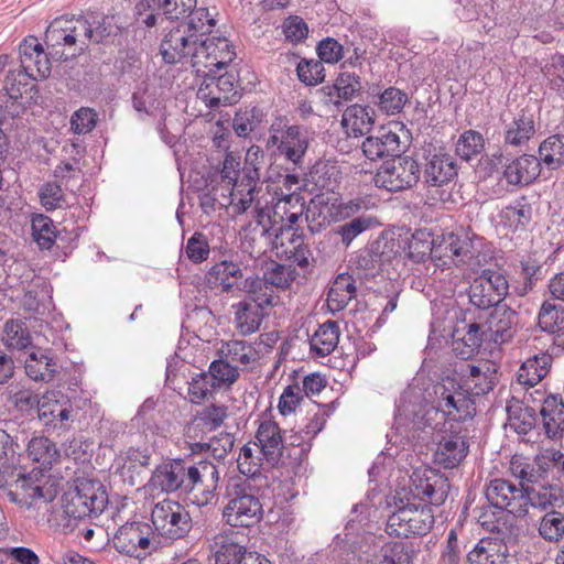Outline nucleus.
Instances as JSON below:
<instances>
[{
	"label": "nucleus",
	"mask_w": 564,
	"mask_h": 564,
	"mask_svg": "<svg viewBox=\"0 0 564 564\" xmlns=\"http://www.w3.org/2000/svg\"><path fill=\"white\" fill-rule=\"evenodd\" d=\"M26 354L24 369L30 379L50 382L55 378L57 373V362L50 350L34 345Z\"/></svg>",
	"instance_id": "nucleus-28"
},
{
	"label": "nucleus",
	"mask_w": 564,
	"mask_h": 564,
	"mask_svg": "<svg viewBox=\"0 0 564 564\" xmlns=\"http://www.w3.org/2000/svg\"><path fill=\"white\" fill-rule=\"evenodd\" d=\"M75 415L73 402L63 392L51 390L40 398L37 417L47 430L57 434L68 431Z\"/></svg>",
	"instance_id": "nucleus-10"
},
{
	"label": "nucleus",
	"mask_w": 564,
	"mask_h": 564,
	"mask_svg": "<svg viewBox=\"0 0 564 564\" xmlns=\"http://www.w3.org/2000/svg\"><path fill=\"white\" fill-rule=\"evenodd\" d=\"M413 550L402 542H389L371 558H364L355 549L344 547L337 555L336 564H412Z\"/></svg>",
	"instance_id": "nucleus-13"
},
{
	"label": "nucleus",
	"mask_w": 564,
	"mask_h": 564,
	"mask_svg": "<svg viewBox=\"0 0 564 564\" xmlns=\"http://www.w3.org/2000/svg\"><path fill=\"white\" fill-rule=\"evenodd\" d=\"M423 175L425 182L431 186H443L457 175V166L454 158L438 150L426 156Z\"/></svg>",
	"instance_id": "nucleus-25"
},
{
	"label": "nucleus",
	"mask_w": 564,
	"mask_h": 564,
	"mask_svg": "<svg viewBox=\"0 0 564 564\" xmlns=\"http://www.w3.org/2000/svg\"><path fill=\"white\" fill-rule=\"evenodd\" d=\"M21 67L32 79H45L51 74V63L41 43L34 36H29L20 44Z\"/></svg>",
	"instance_id": "nucleus-23"
},
{
	"label": "nucleus",
	"mask_w": 564,
	"mask_h": 564,
	"mask_svg": "<svg viewBox=\"0 0 564 564\" xmlns=\"http://www.w3.org/2000/svg\"><path fill=\"white\" fill-rule=\"evenodd\" d=\"M29 457L39 464V471L51 469L52 465L58 459L59 452L56 445L44 436L33 437L28 444Z\"/></svg>",
	"instance_id": "nucleus-46"
},
{
	"label": "nucleus",
	"mask_w": 564,
	"mask_h": 564,
	"mask_svg": "<svg viewBox=\"0 0 564 564\" xmlns=\"http://www.w3.org/2000/svg\"><path fill=\"white\" fill-rule=\"evenodd\" d=\"M486 498L497 509L522 517L525 514L524 488L502 478L492 479L486 487Z\"/></svg>",
	"instance_id": "nucleus-15"
},
{
	"label": "nucleus",
	"mask_w": 564,
	"mask_h": 564,
	"mask_svg": "<svg viewBox=\"0 0 564 564\" xmlns=\"http://www.w3.org/2000/svg\"><path fill=\"white\" fill-rule=\"evenodd\" d=\"M509 291V283L503 273L484 270L469 285L468 299L471 305L485 310L499 305Z\"/></svg>",
	"instance_id": "nucleus-11"
},
{
	"label": "nucleus",
	"mask_w": 564,
	"mask_h": 564,
	"mask_svg": "<svg viewBox=\"0 0 564 564\" xmlns=\"http://www.w3.org/2000/svg\"><path fill=\"white\" fill-rule=\"evenodd\" d=\"M453 350L462 359L471 358L478 351L485 334L480 323H457L452 333Z\"/></svg>",
	"instance_id": "nucleus-27"
},
{
	"label": "nucleus",
	"mask_w": 564,
	"mask_h": 564,
	"mask_svg": "<svg viewBox=\"0 0 564 564\" xmlns=\"http://www.w3.org/2000/svg\"><path fill=\"white\" fill-rule=\"evenodd\" d=\"M254 444L268 464L275 465L283 453L282 432L278 423L271 420H264L259 424L256 433Z\"/></svg>",
	"instance_id": "nucleus-26"
},
{
	"label": "nucleus",
	"mask_w": 564,
	"mask_h": 564,
	"mask_svg": "<svg viewBox=\"0 0 564 564\" xmlns=\"http://www.w3.org/2000/svg\"><path fill=\"white\" fill-rule=\"evenodd\" d=\"M510 474L520 480V488L538 485L545 478V469L538 463L531 462L522 455H513L510 459Z\"/></svg>",
	"instance_id": "nucleus-40"
},
{
	"label": "nucleus",
	"mask_w": 564,
	"mask_h": 564,
	"mask_svg": "<svg viewBox=\"0 0 564 564\" xmlns=\"http://www.w3.org/2000/svg\"><path fill=\"white\" fill-rule=\"evenodd\" d=\"M540 535L550 542H557L564 535V516L556 511L547 512L539 527Z\"/></svg>",
	"instance_id": "nucleus-58"
},
{
	"label": "nucleus",
	"mask_w": 564,
	"mask_h": 564,
	"mask_svg": "<svg viewBox=\"0 0 564 564\" xmlns=\"http://www.w3.org/2000/svg\"><path fill=\"white\" fill-rule=\"evenodd\" d=\"M448 430L452 434L438 442L434 456L435 462L444 468H454L465 458L468 447L465 438L458 435L452 425Z\"/></svg>",
	"instance_id": "nucleus-32"
},
{
	"label": "nucleus",
	"mask_w": 564,
	"mask_h": 564,
	"mask_svg": "<svg viewBox=\"0 0 564 564\" xmlns=\"http://www.w3.org/2000/svg\"><path fill=\"white\" fill-rule=\"evenodd\" d=\"M36 469L37 468H33L28 475H20L14 481V487L22 494L25 500L43 499L51 501L54 498V491L37 478L40 471Z\"/></svg>",
	"instance_id": "nucleus-47"
},
{
	"label": "nucleus",
	"mask_w": 564,
	"mask_h": 564,
	"mask_svg": "<svg viewBox=\"0 0 564 564\" xmlns=\"http://www.w3.org/2000/svg\"><path fill=\"white\" fill-rule=\"evenodd\" d=\"M484 240L467 230L446 232L432 238L425 230L415 231L408 243V257L416 263L427 258L440 261L437 265H466L470 271H478L486 262L482 253Z\"/></svg>",
	"instance_id": "nucleus-3"
},
{
	"label": "nucleus",
	"mask_w": 564,
	"mask_h": 564,
	"mask_svg": "<svg viewBox=\"0 0 564 564\" xmlns=\"http://www.w3.org/2000/svg\"><path fill=\"white\" fill-rule=\"evenodd\" d=\"M219 481V471L210 462L200 460L187 466L186 486L184 491L189 494L193 503L203 507L215 498Z\"/></svg>",
	"instance_id": "nucleus-12"
},
{
	"label": "nucleus",
	"mask_w": 564,
	"mask_h": 564,
	"mask_svg": "<svg viewBox=\"0 0 564 564\" xmlns=\"http://www.w3.org/2000/svg\"><path fill=\"white\" fill-rule=\"evenodd\" d=\"M297 272L291 264L272 263L269 265L263 274V282L280 289L289 288L296 279ZM262 281L259 279H247L243 282V290L248 293H252V300L258 303L259 306L265 304L271 305L273 299L265 296L260 299L256 295V290L260 289Z\"/></svg>",
	"instance_id": "nucleus-21"
},
{
	"label": "nucleus",
	"mask_w": 564,
	"mask_h": 564,
	"mask_svg": "<svg viewBox=\"0 0 564 564\" xmlns=\"http://www.w3.org/2000/svg\"><path fill=\"white\" fill-rule=\"evenodd\" d=\"M420 177L417 162L411 156L397 155L395 159L384 162L377 171L373 182L379 188L389 192H400L415 185Z\"/></svg>",
	"instance_id": "nucleus-9"
},
{
	"label": "nucleus",
	"mask_w": 564,
	"mask_h": 564,
	"mask_svg": "<svg viewBox=\"0 0 564 564\" xmlns=\"http://www.w3.org/2000/svg\"><path fill=\"white\" fill-rule=\"evenodd\" d=\"M517 313L506 305H497L484 323H480L485 339L495 344L509 341L514 333Z\"/></svg>",
	"instance_id": "nucleus-22"
},
{
	"label": "nucleus",
	"mask_w": 564,
	"mask_h": 564,
	"mask_svg": "<svg viewBox=\"0 0 564 564\" xmlns=\"http://www.w3.org/2000/svg\"><path fill=\"white\" fill-rule=\"evenodd\" d=\"M340 177V170L335 163L318 162L308 174V183L312 184L311 192L338 193Z\"/></svg>",
	"instance_id": "nucleus-33"
},
{
	"label": "nucleus",
	"mask_w": 564,
	"mask_h": 564,
	"mask_svg": "<svg viewBox=\"0 0 564 564\" xmlns=\"http://www.w3.org/2000/svg\"><path fill=\"white\" fill-rule=\"evenodd\" d=\"M216 25L207 8H198L163 37L160 52L167 64L189 65L197 74L212 66L227 67L236 51L225 36H207Z\"/></svg>",
	"instance_id": "nucleus-1"
},
{
	"label": "nucleus",
	"mask_w": 564,
	"mask_h": 564,
	"mask_svg": "<svg viewBox=\"0 0 564 564\" xmlns=\"http://www.w3.org/2000/svg\"><path fill=\"white\" fill-rule=\"evenodd\" d=\"M371 226L370 217H357L338 227L337 234L341 242L348 247L352 240Z\"/></svg>",
	"instance_id": "nucleus-64"
},
{
	"label": "nucleus",
	"mask_w": 564,
	"mask_h": 564,
	"mask_svg": "<svg viewBox=\"0 0 564 564\" xmlns=\"http://www.w3.org/2000/svg\"><path fill=\"white\" fill-rule=\"evenodd\" d=\"M208 282L220 286L224 292L241 290L242 271L237 263L221 261L216 263L208 271Z\"/></svg>",
	"instance_id": "nucleus-37"
},
{
	"label": "nucleus",
	"mask_w": 564,
	"mask_h": 564,
	"mask_svg": "<svg viewBox=\"0 0 564 564\" xmlns=\"http://www.w3.org/2000/svg\"><path fill=\"white\" fill-rule=\"evenodd\" d=\"M535 133L533 115L521 110L505 127V142L512 147L524 145Z\"/></svg>",
	"instance_id": "nucleus-34"
},
{
	"label": "nucleus",
	"mask_w": 564,
	"mask_h": 564,
	"mask_svg": "<svg viewBox=\"0 0 564 564\" xmlns=\"http://www.w3.org/2000/svg\"><path fill=\"white\" fill-rule=\"evenodd\" d=\"M408 102V95L395 87H389L379 95L377 102L380 111L388 116L398 115Z\"/></svg>",
	"instance_id": "nucleus-55"
},
{
	"label": "nucleus",
	"mask_w": 564,
	"mask_h": 564,
	"mask_svg": "<svg viewBox=\"0 0 564 564\" xmlns=\"http://www.w3.org/2000/svg\"><path fill=\"white\" fill-rule=\"evenodd\" d=\"M339 341V327L336 322L323 323L310 339L311 350L319 357L329 355Z\"/></svg>",
	"instance_id": "nucleus-45"
},
{
	"label": "nucleus",
	"mask_w": 564,
	"mask_h": 564,
	"mask_svg": "<svg viewBox=\"0 0 564 564\" xmlns=\"http://www.w3.org/2000/svg\"><path fill=\"white\" fill-rule=\"evenodd\" d=\"M539 326L547 333L564 329V306L545 301L539 313Z\"/></svg>",
	"instance_id": "nucleus-51"
},
{
	"label": "nucleus",
	"mask_w": 564,
	"mask_h": 564,
	"mask_svg": "<svg viewBox=\"0 0 564 564\" xmlns=\"http://www.w3.org/2000/svg\"><path fill=\"white\" fill-rule=\"evenodd\" d=\"M187 466L182 459L162 463L153 470L147 487L150 491L174 492L186 486Z\"/></svg>",
	"instance_id": "nucleus-20"
},
{
	"label": "nucleus",
	"mask_w": 564,
	"mask_h": 564,
	"mask_svg": "<svg viewBox=\"0 0 564 564\" xmlns=\"http://www.w3.org/2000/svg\"><path fill=\"white\" fill-rule=\"evenodd\" d=\"M357 288L352 275L340 273L334 280L327 296V305L330 311L339 312L356 296Z\"/></svg>",
	"instance_id": "nucleus-36"
},
{
	"label": "nucleus",
	"mask_w": 564,
	"mask_h": 564,
	"mask_svg": "<svg viewBox=\"0 0 564 564\" xmlns=\"http://www.w3.org/2000/svg\"><path fill=\"white\" fill-rule=\"evenodd\" d=\"M149 464L150 454L148 449L130 447L117 455L113 466L122 477H128L129 481L133 485L134 475H138Z\"/></svg>",
	"instance_id": "nucleus-39"
},
{
	"label": "nucleus",
	"mask_w": 564,
	"mask_h": 564,
	"mask_svg": "<svg viewBox=\"0 0 564 564\" xmlns=\"http://www.w3.org/2000/svg\"><path fill=\"white\" fill-rule=\"evenodd\" d=\"M464 388L468 390L470 398L478 397L491 391L497 380V369L488 360L477 365H467L464 370Z\"/></svg>",
	"instance_id": "nucleus-24"
},
{
	"label": "nucleus",
	"mask_w": 564,
	"mask_h": 564,
	"mask_svg": "<svg viewBox=\"0 0 564 564\" xmlns=\"http://www.w3.org/2000/svg\"><path fill=\"white\" fill-rule=\"evenodd\" d=\"M375 123L373 110L361 105H351L343 113L341 124L348 135L367 133Z\"/></svg>",
	"instance_id": "nucleus-35"
},
{
	"label": "nucleus",
	"mask_w": 564,
	"mask_h": 564,
	"mask_svg": "<svg viewBox=\"0 0 564 564\" xmlns=\"http://www.w3.org/2000/svg\"><path fill=\"white\" fill-rule=\"evenodd\" d=\"M108 503V495L98 480L78 479L64 492L62 508L66 517L74 520L96 518Z\"/></svg>",
	"instance_id": "nucleus-5"
},
{
	"label": "nucleus",
	"mask_w": 564,
	"mask_h": 564,
	"mask_svg": "<svg viewBox=\"0 0 564 564\" xmlns=\"http://www.w3.org/2000/svg\"><path fill=\"white\" fill-rule=\"evenodd\" d=\"M197 0H141L137 6V13L140 18L145 14L142 23L152 28L156 24L158 18L164 15L170 20H178L182 17L191 15L197 8Z\"/></svg>",
	"instance_id": "nucleus-17"
},
{
	"label": "nucleus",
	"mask_w": 564,
	"mask_h": 564,
	"mask_svg": "<svg viewBox=\"0 0 564 564\" xmlns=\"http://www.w3.org/2000/svg\"><path fill=\"white\" fill-rule=\"evenodd\" d=\"M263 458L260 448L254 443H248L240 448L237 467L242 475L253 477L259 473Z\"/></svg>",
	"instance_id": "nucleus-53"
},
{
	"label": "nucleus",
	"mask_w": 564,
	"mask_h": 564,
	"mask_svg": "<svg viewBox=\"0 0 564 564\" xmlns=\"http://www.w3.org/2000/svg\"><path fill=\"white\" fill-rule=\"evenodd\" d=\"M306 220L312 232L340 220L339 193H316L307 207Z\"/></svg>",
	"instance_id": "nucleus-19"
},
{
	"label": "nucleus",
	"mask_w": 564,
	"mask_h": 564,
	"mask_svg": "<svg viewBox=\"0 0 564 564\" xmlns=\"http://www.w3.org/2000/svg\"><path fill=\"white\" fill-rule=\"evenodd\" d=\"M541 415L543 416L544 427L550 437H557L564 430V403L557 395L545 398Z\"/></svg>",
	"instance_id": "nucleus-44"
},
{
	"label": "nucleus",
	"mask_w": 564,
	"mask_h": 564,
	"mask_svg": "<svg viewBox=\"0 0 564 564\" xmlns=\"http://www.w3.org/2000/svg\"><path fill=\"white\" fill-rule=\"evenodd\" d=\"M45 42L52 47L74 46V37L66 31L65 18H57L47 26Z\"/></svg>",
	"instance_id": "nucleus-61"
},
{
	"label": "nucleus",
	"mask_w": 564,
	"mask_h": 564,
	"mask_svg": "<svg viewBox=\"0 0 564 564\" xmlns=\"http://www.w3.org/2000/svg\"><path fill=\"white\" fill-rule=\"evenodd\" d=\"M541 161L551 169L564 165V135H551L545 139L540 148Z\"/></svg>",
	"instance_id": "nucleus-50"
},
{
	"label": "nucleus",
	"mask_w": 564,
	"mask_h": 564,
	"mask_svg": "<svg viewBox=\"0 0 564 564\" xmlns=\"http://www.w3.org/2000/svg\"><path fill=\"white\" fill-rule=\"evenodd\" d=\"M406 490L397 491L394 503L397 510L389 517L387 532L399 538L425 535L434 524L432 506H441L448 494V482L444 478L429 477L412 479Z\"/></svg>",
	"instance_id": "nucleus-2"
},
{
	"label": "nucleus",
	"mask_w": 564,
	"mask_h": 564,
	"mask_svg": "<svg viewBox=\"0 0 564 564\" xmlns=\"http://www.w3.org/2000/svg\"><path fill=\"white\" fill-rule=\"evenodd\" d=\"M552 356L541 352L528 358L519 368L518 382L523 386H536L550 371Z\"/></svg>",
	"instance_id": "nucleus-38"
},
{
	"label": "nucleus",
	"mask_w": 564,
	"mask_h": 564,
	"mask_svg": "<svg viewBox=\"0 0 564 564\" xmlns=\"http://www.w3.org/2000/svg\"><path fill=\"white\" fill-rule=\"evenodd\" d=\"M251 175L250 171L240 174V156L234 152H228L225 156L221 175V189L229 192L228 196H224L223 206H231L234 214L246 213L254 202L257 189V181L259 175L257 169Z\"/></svg>",
	"instance_id": "nucleus-4"
},
{
	"label": "nucleus",
	"mask_w": 564,
	"mask_h": 564,
	"mask_svg": "<svg viewBox=\"0 0 564 564\" xmlns=\"http://www.w3.org/2000/svg\"><path fill=\"white\" fill-rule=\"evenodd\" d=\"M561 498L560 488L540 481L538 485L524 488L525 512L529 506L542 510L554 508Z\"/></svg>",
	"instance_id": "nucleus-43"
},
{
	"label": "nucleus",
	"mask_w": 564,
	"mask_h": 564,
	"mask_svg": "<svg viewBox=\"0 0 564 564\" xmlns=\"http://www.w3.org/2000/svg\"><path fill=\"white\" fill-rule=\"evenodd\" d=\"M433 411L446 422H465L476 413L474 399L455 379H443L433 387Z\"/></svg>",
	"instance_id": "nucleus-6"
},
{
	"label": "nucleus",
	"mask_w": 564,
	"mask_h": 564,
	"mask_svg": "<svg viewBox=\"0 0 564 564\" xmlns=\"http://www.w3.org/2000/svg\"><path fill=\"white\" fill-rule=\"evenodd\" d=\"M151 521L155 532L170 540L182 539L192 529L189 512L184 506L172 499H164L154 505Z\"/></svg>",
	"instance_id": "nucleus-8"
},
{
	"label": "nucleus",
	"mask_w": 564,
	"mask_h": 564,
	"mask_svg": "<svg viewBox=\"0 0 564 564\" xmlns=\"http://www.w3.org/2000/svg\"><path fill=\"white\" fill-rule=\"evenodd\" d=\"M207 375L209 376V379H213L214 387H229L239 378L237 366L229 364L224 357H220L210 364Z\"/></svg>",
	"instance_id": "nucleus-54"
},
{
	"label": "nucleus",
	"mask_w": 564,
	"mask_h": 564,
	"mask_svg": "<svg viewBox=\"0 0 564 564\" xmlns=\"http://www.w3.org/2000/svg\"><path fill=\"white\" fill-rule=\"evenodd\" d=\"M150 527L143 522H130L121 525L113 536L116 550L139 560L151 553Z\"/></svg>",
	"instance_id": "nucleus-14"
},
{
	"label": "nucleus",
	"mask_w": 564,
	"mask_h": 564,
	"mask_svg": "<svg viewBox=\"0 0 564 564\" xmlns=\"http://www.w3.org/2000/svg\"><path fill=\"white\" fill-rule=\"evenodd\" d=\"M66 31L74 37V45L78 44L80 51H83L88 43L91 41L93 25L91 23L83 18H65Z\"/></svg>",
	"instance_id": "nucleus-59"
},
{
	"label": "nucleus",
	"mask_w": 564,
	"mask_h": 564,
	"mask_svg": "<svg viewBox=\"0 0 564 564\" xmlns=\"http://www.w3.org/2000/svg\"><path fill=\"white\" fill-rule=\"evenodd\" d=\"M2 341L10 350L18 351H28L34 346L30 329L22 319H10L6 323Z\"/></svg>",
	"instance_id": "nucleus-42"
},
{
	"label": "nucleus",
	"mask_w": 564,
	"mask_h": 564,
	"mask_svg": "<svg viewBox=\"0 0 564 564\" xmlns=\"http://www.w3.org/2000/svg\"><path fill=\"white\" fill-rule=\"evenodd\" d=\"M274 216L279 217L283 225V228H293L299 221L304 212V204L301 202V197L294 194H283L276 199L273 206Z\"/></svg>",
	"instance_id": "nucleus-48"
},
{
	"label": "nucleus",
	"mask_w": 564,
	"mask_h": 564,
	"mask_svg": "<svg viewBox=\"0 0 564 564\" xmlns=\"http://www.w3.org/2000/svg\"><path fill=\"white\" fill-rule=\"evenodd\" d=\"M224 509V519L231 527L249 528L257 524L263 514L258 497L245 491H236Z\"/></svg>",
	"instance_id": "nucleus-16"
},
{
	"label": "nucleus",
	"mask_w": 564,
	"mask_h": 564,
	"mask_svg": "<svg viewBox=\"0 0 564 564\" xmlns=\"http://www.w3.org/2000/svg\"><path fill=\"white\" fill-rule=\"evenodd\" d=\"M261 116L254 108L238 111L232 122L234 131L238 137H248L261 122Z\"/></svg>",
	"instance_id": "nucleus-60"
},
{
	"label": "nucleus",
	"mask_w": 564,
	"mask_h": 564,
	"mask_svg": "<svg viewBox=\"0 0 564 564\" xmlns=\"http://www.w3.org/2000/svg\"><path fill=\"white\" fill-rule=\"evenodd\" d=\"M33 240L41 249H51L54 245L58 231L53 220L43 214H35L31 219Z\"/></svg>",
	"instance_id": "nucleus-49"
},
{
	"label": "nucleus",
	"mask_w": 564,
	"mask_h": 564,
	"mask_svg": "<svg viewBox=\"0 0 564 564\" xmlns=\"http://www.w3.org/2000/svg\"><path fill=\"white\" fill-rule=\"evenodd\" d=\"M484 144V138L479 132L468 130L460 134L459 139L457 140L456 153L463 160L469 161L471 158L481 152Z\"/></svg>",
	"instance_id": "nucleus-56"
},
{
	"label": "nucleus",
	"mask_w": 564,
	"mask_h": 564,
	"mask_svg": "<svg viewBox=\"0 0 564 564\" xmlns=\"http://www.w3.org/2000/svg\"><path fill=\"white\" fill-rule=\"evenodd\" d=\"M268 147L276 149L278 154L300 165L308 148L307 131L300 126H289L283 118L275 119L269 128Z\"/></svg>",
	"instance_id": "nucleus-7"
},
{
	"label": "nucleus",
	"mask_w": 564,
	"mask_h": 564,
	"mask_svg": "<svg viewBox=\"0 0 564 564\" xmlns=\"http://www.w3.org/2000/svg\"><path fill=\"white\" fill-rule=\"evenodd\" d=\"M541 173V161L530 154H523L506 165L503 177L510 185H529Z\"/></svg>",
	"instance_id": "nucleus-30"
},
{
	"label": "nucleus",
	"mask_w": 564,
	"mask_h": 564,
	"mask_svg": "<svg viewBox=\"0 0 564 564\" xmlns=\"http://www.w3.org/2000/svg\"><path fill=\"white\" fill-rule=\"evenodd\" d=\"M209 550L215 564H241L248 555L246 549L235 540L234 532H220L212 539Z\"/></svg>",
	"instance_id": "nucleus-31"
},
{
	"label": "nucleus",
	"mask_w": 564,
	"mask_h": 564,
	"mask_svg": "<svg viewBox=\"0 0 564 564\" xmlns=\"http://www.w3.org/2000/svg\"><path fill=\"white\" fill-rule=\"evenodd\" d=\"M362 152L371 161L383 156H394L401 152L399 134L391 128H381L376 134L362 142Z\"/></svg>",
	"instance_id": "nucleus-29"
},
{
	"label": "nucleus",
	"mask_w": 564,
	"mask_h": 564,
	"mask_svg": "<svg viewBox=\"0 0 564 564\" xmlns=\"http://www.w3.org/2000/svg\"><path fill=\"white\" fill-rule=\"evenodd\" d=\"M97 112L87 107H82L70 118V128L74 133L86 134L89 133L97 124Z\"/></svg>",
	"instance_id": "nucleus-63"
},
{
	"label": "nucleus",
	"mask_w": 564,
	"mask_h": 564,
	"mask_svg": "<svg viewBox=\"0 0 564 564\" xmlns=\"http://www.w3.org/2000/svg\"><path fill=\"white\" fill-rule=\"evenodd\" d=\"M500 217L506 226L517 230L520 226L529 224L532 217V207L522 198L505 207L501 210Z\"/></svg>",
	"instance_id": "nucleus-52"
},
{
	"label": "nucleus",
	"mask_w": 564,
	"mask_h": 564,
	"mask_svg": "<svg viewBox=\"0 0 564 564\" xmlns=\"http://www.w3.org/2000/svg\"><path fill=\"white\" fill-rule=\"evenodd\" d=\"M225 67L212 66L210 68H206V72H199L198 75H209V85L216 87V90L224 96L223 102H231L232 98L229 96L230 93H234V97L236 96L235 91V77L229 74L217 75L218 70L224 69Z\"/></svg>",
	"instance_id": "nucleus-57"
},
{
	"label": "nucleus",
	"mask_w": 564,
	"mask_h": 564,
	"mask_svg": "<svg viewBox=\"0 0 564 564\" xmlns=\"http://www.w3.org/2000/svg\"><path fill=\"white\" fill-rule=\"evenodd\" d=\"M273 249L278 258L291 260L301 268H307L313 259L303 235L294 228L281 227L280 231L275 234Z\"/></svg>",
	"instance_id": "nucleus-18"
},
{
	"label": "nucleus",
	"mask_w": 564,
	"mask_h": 564,
	"mask_svg": "<svg viewBox=\"0 0 564 564\" xmlns=\"http://www.w3.org/2000/svg\"><path fill=\"white\" fill-rule=\"evenodd\" d=\"M324 66L321 61H301L296 72L299 79L306 85L313 86L322 83L325 78Z\"/></svg>",
	"instance_id": "nucleus-62"
},
{
	"label": "nucleus",
	"mask_w": 564,
	"mask_h": 564,
	"mask_svg": "<svg viewBox=\"0 0 564 564\" xmlns=\"http://www.w3.org/2000/svg\"><path fill=\"white\" fill-rule=\"evenodd\" d=\"M220 357L228 360L229 364H237L245 367L254 365L260 358L259 350L246 340H229L223 344L219 349Z\"/></svg>",
	"instance_id": "nucleus-41"
}]
</instances>
